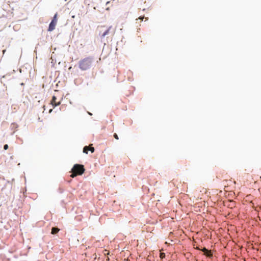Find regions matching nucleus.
<instances>
[{"label":"nucleus","instance_id":"obj_6","mask_svg":"<svg viewBox=\"0 0 261 261\" xmlns=\"http://www.w3.org/2000/svg\"><path fill=\"white\" fill-rule=\"evenodd\" d=\"M59 231V229L56 227H53L51 229V233L52 234H56Z\"/></svg>","mask_w":261,"mask_h":261},{"label":"nucleus","instance_id":"obj_2","mask_svg":"<svg viewBox=\"0 0 261 261\" xmlns=\"http://www.w3.org/2000/svg\"><path fill=\"white\" fill-rule=\"evenodd\" d=\"M85 171L84 166L80 164H75L72 169L71 176L73 178L77 175H82Z\"/></svg>","mask_w":261,"mask_h":261},{"label":"nucleus","instance_id":"obj_4","mask_svg":"<svg viewBox=\"0 0 261 261\" xmlns=\"http://www.w3.org/2000/svg\"><path fill=\"white\" fill-rule=\"evenodd\" d=\"M56 99H57L56 97L55 96H53L52 97V100H51V104L53 105V106L54 107L60 105V102H59L58 103L56 102Z\"/></svg>","mask_w":261,"mask_h":261},{"label":"nucleus","instance_id":"obj_10","mask_svg":"<svg viewBox=\"0 0 261 261\" xmlns=\"http://www.w3.org/2000/svg\"><path fill=\"white\" fill-rule=\"evenodd\" d=\"M165 257V254L164 253H160V257L161 258H163Z\"/></svg>","mask_w":261,"mask_h":261},{"label":"nucleus","instance_id":"obj_12","mask_svg":"<svg viewBox=\"0 0 261 261\" xmlns=\"http://www.w3.org/2000/svg\"><path fill=\"white\" fill-rule=\"evenodd\" d=\"M114 137H115V139H116L117 140L118 139V136H117V135L116 134H115L114 135Z\"/></svg>","mask_w":261,"mask_h":261},{"label":"nucleus","instance_id":"obj_13","mask_svg":"<svg viewBox=\"0 0 261 261\" xmlns=\"http://www.w3.org/2000/svg\"><path fill=\"white\" fill-rule=\"evenodd\" d=\"M144 18V16H140L139 17V19H140L141 20H143V18Z\"/></svg>","mask_w":261,"mask_h":261},{"label":"nucleus","instance_id":"obj_7","mask_svg":"<svg viewBox=\"0 0 261 261\" xmlns=\"http://www.w3.org/2000/svg\"><path fill=\"white\" fill-rule=\"evenodd\" d=\"M90 146H85L83 148V152L88 154V151L89 150Z\"/></svg>","mask_w":261,"mask_h":261},{"label":"nucleus","instance_id":"obj_8","mask_svg":"<svg viewBox=\"0 0 261 261\" xmlns=\"http://www.w3.org/2000/svg\"><path fill=\"white\" fill-rule=\"evenodd\" d=\"M57 13L55 14V15H54V16L51 21H53L54 23L57 24Z\"/></svg>","mask_w":261,"mask_h":261},{"label":"nucleus","instance_id":"obj_5","mask_svg":"<svg viewBox=\"0 0 261 261\" xmlns=\"http://www.w3.org/2000/svg\"><path fill=\"white\" fill-rule=\"evenodd\" d=\"M112 28V26H110L109 28L101 35V38H104L106 35H108L110 33V31Z\"/></svg>","mask_w":261,"mask_h":261},{"label":"nucleus","instance_id":"obj_11","mask_svg":"<svg viewBox=\"0 0 261 261\" xmlns=\"http://www.w3.org/2000/svg\"><path fill=\"white\" fill-rule=\"evenodd\" d=\"M8 148V145L7 144H5L4 146V149L5 150H7V149Z\"/></svg>","mask_w":261,"mask_h":261},{"label":"nucleus","instance_id":"obj_9","mask_svg":"<svg viewBox=\"0 0 261 261\" xmlns=\"http://www.w3.org/2000/svg\"><path fill=\"white\" fill-rule=\"evenodd\" d=\"M89 150L93 153L94 151V148L93 147L90 146Z\"/></svg>","mask_w":261,"mask_h":261},{"label":"nucleus","instance_id":"obj_17","mask_svg":"<svg viewBox=\"0 0 261 261\" xmlns=\"http://www.w3.org/2000/svg\"><path fill=\"white\" fill-rule=\"evenodd\" d=\"M109 3H110V2H108L107 3V4H108Z\"/></svg>","mask_w":261,"mask_h":261},{"label":"nucleus","instance_id":"obj_1","mask_svg":"<svg viewBox=\"0 0 261 261\" xmlns=\"http://www.w3.org/2000/svg\"><path fill=\"white\" fill-rule=\"evenodd\" d=\"M94 58L92 57H88L81 60L79 62V67L82 71L89 69L93 63Z\"/></svg>","mask_w":261,"mask_h":261},{"label":"nucleus","instance_id":"obj_15","mask_svg":"<svg viewBox=\"0 0 261 261\" xmlns=\"http://www.w3.org/2000/svg\"><path fill=\"white\" fill-rule=\"evenodd\" d=\"M13 125H14V127H15L16 128L17 127V126H16L17 124H14Z\"/></svg>","mask_w":261,"mask_h":261},{"label":"nucleus","instance_id":"obj_3","mask_svg":"<svg viewBox=\"0 0 261 261\" xmlns=\"http://www.w3.org/2000/svg\"><path fill=\"white\" fill-rule=\"evenodd\" d=\"M56 23H54L53 21H51L49 24V27L48 28V31L51 32L53 31L55 29V26Z\"/></svg>","mask_w":261,"mask_h":261},{"label":"nucleus","instance_id":"obj_16","mask_svg":"<svg viewBox=\"0 0 261 261\" xmlns=\"http://www.w3.org/2000/svg\"><path fill=\"white\" fill-rule=\"evenodd\" d=\"M204 250L206 251V252H208L207 250L206 249H204Z\"/></svg>","mask_w":261,"mask_h":261},{"label":"nucleus","instance_id":"obj_14","mask_svg":"<svg viewBox=\"0 0 261 261\" xmlns=\"http://www.w3.org/2000/svg\"><path fill=\"white\" fill-rule=\"evenodd\" d=\"M53 111L52 109H50L49 111V113H50Z\"/></svg>","mask_w":261,"mask_h":261}]
</instances>
